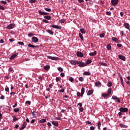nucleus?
Wrapping results in <instances>:
<instances>
[{"mask_svg": "<svg viewBox=\"0 0 130 130\" xmlns=\"http://www.w3.org/2000/svg\"><path fill=\"white\" fill-rule=\"evenodd\" d=\"M77 97H80L81 96V93L80 92H77Z\"/></svg>", "mask_w": 130, "mask_h": 130, "instance_id": "obj_54", "label": "nucleus"}, {"mask_svg": "<svg viewBox=\"0 0 130 130\" xmlns=\"http://www.w3.org/2000/svg\"><path fill=\"white\" fill-rule=\"evenodd\" d=\"M119 111L118 114L119 116H121L123 114V112H128V109L127 108L121 107L119 108Z\"/></svg>", "mask_w": 130, "mask_h": 130, "instance_id": "obj_1", "label": "nucleus"}, {"mask_svg": "<svg viewBox=\"0 0 130 130\" xmlns=\"http://www.w3.org/2000/svg\"><path fill=\"white\" fill-rule=\"evenodd\" d=\"M84 93H85V88L82 87L81 90V97H83Z\"/></svg>", "mask_w": 130, "mask_h": 130, "instance_id": "obj_19", "label": "nucleus"}, {"mask_svg": "<svg viewBox=\"0 0 130 130\" xmlns=\"http://www.w3.org/2000/svg\"><path fill=\"white\" fill-rule=\"evenodd\" d=\"M70 63L73 66H76V64H78V61H76V60H72L70 61Z\"/></svg>", "mask_w": 130, "mask_h": 130, "instance_id": "obj_18", "label": "nucleus"}, {"mask_svg": "<svg viewBox=\"0 0 130 130\" xmlns=\"http://www.w3.org/2000/svg\"><path fill=\"white\" fill-rule=\"evenodd\" d=\"M52 124L55 126H58V122L57 121H52Z\"/></svg>", "mask_w": 130, "mask_h": 130, "instance_id": "obj_15", "label": "nucleus"}, {"mask_svg": "<svg viewBox=\"0 0 130 130\" xmlns=\"http://www.w3.org/2000/svg\"><path fill=\"white\" fill-rule=\"evenodd\" d=\"M44 68V70H45L46 71H48V70L50 69V66H49V65H47L45 66Z\"/></svg>", "mask_w": 130, "mask_h": 130, "instance_id": "obj_25", "label": "nucleus"}, {"mask_svg": "<svg viewBox=\"0 0 130 130\" xmlns=\"http://www.w3.org/2000/svg\"><path fill=\"white\" fill-rule=\"evenodd\" d=\"M124 26L126 29H127V30H129V24L128 23H124Z\"/></svg>", "mask_w": 130, "mask_h": 130, "instance_id": "obj_14", "label": "nucleus"}, {"mask_svg": "<svg viewBox=\"0 0 130 130\" xmlns=\"http://www.w3.org/2000/svg\"><path fill=\"white\" fill-rule=\"evenodd\" d=\"M78 105L80 107H82V106H83V104L82 103H78Z\"/></svg>", "mask_w": 130, "mask_h": 130, "instance_id": "obj_58", "label": "nucleus"}, {"mask_svg": "<svg viewBox=\"0 0 130 130\" xmlns=\"http://www.w3.org/2000/svg\"><path fill=\"white\" fill-rule=\"evenodd\" d=\"M100 64H101V66H104V67H107V63H104L103 62H100Z\"/></svg>", "mask_w": 130, "mask_h": 130, "instance_id": "obj_30", "label": "nucleus"}, {"mask_svg": "<svg viewBox=\"0 0 130 130\" xmlns=\"http://www.w3.org/2000/svg\"><path fill=\"white\" fill-rule=\"evenodd\" d=\"M47 32L49 33V34H50L51 35H53V31L50 30V29L47 30Z\"/></svg>", "mask_w": 130, "mask_h": 130, "instance_id": "obj_28", "label": "nucleus"}, {"mask_svg": "<svg viewBox=\"0 0 130 130\" xmlns=\"http://www.w3.org/2000/svg\"><path fill=\"white\" fill-rule=\"evenodd\" d=\"M58 71H59V72H62V71H63V69H62L61 67H59L58 68Z\"/></svg>", "mask_w": 130, "mask_h": 130, "instance_id": "obj_47", "label": "nucleus"}, {"mask_svg": "<svg viewBox=\"0 0 130 130\" xmlns=\"http://www.w3.org/2000/svg\"><path fill=\"white\" fill-rule=\"evenodd\" d=\"M119 125L121 127L123 128H126L128 127L127 125H124L123 124L120 123Z\"/></svg>", "mask_w": 130, "mask_h": 130, "instance_id": "obj_23", "label": "nucleus"}, {"mask_svg": "<svg viewBox=\"0 0 130 130\" xmlns=\"http://www.w3.org/2000/svg\"><path fill=\"white\" fill-rule=\"evenodd\" d=\"M101 85H102V84H101V82H100V81H96L95 83V87H101Z\"/></svg>", "mask_w": 130, "mask_h": 130, "instance_id": "obj_13", "label": "nucleus"}, {"mask_svg": "<svg viewBox=\"0 0 130 130\" xmlns=\"http://www.w3.org/2000/svg\"><path fill=\"white\" fill-rule=\"evenodd\" d=\"M83 75H84V76H90V75H91V73L85 72H84Z\"/></svg>", "mask_w": 130, "mask_h": 130, "instance_id": "obj_27", "label": "nucleus"}, {"mask_svg": "<svg viewBox=\"0 0 130 130\" xmlns=\"http://www.w3.org/2000/svg\"><path fill=\"white\" fill-rule=\"evenodd\" d=\"M31 41L32 42H34L35 43H37V42H38V41H39V39H38L37 38V37H33L32 38H31Z\"/></svg>", "mask_w": 130, "mask_h": 130, "instance_id": "obj_6", "label": "nucleus"}, {"mask_svg": "<svg viewBox=\"0 0 130 130\" xmlns=\"http://www.w3.org/2000/svg\"><path fill=\"white\" fill-rule=\"evenodd\" d=\"M39 13L40 15H42V16H44V12L43 11H42L41 10H39Z\"/></svg>", "mask_w": 130, "mask_h": 130, "instance_id": "obj_38", "label": "nucleus"}, {"mask_svg": "<svg viewBox=\"0 0 130 130\" xmlns=\"http://www.w3.org/2000/svg\"><path fill=\"white\" fill-rule=\"evenodd\" d=\"M79 81H80V82H83V81H84V78L80 77L79 78Z\"/></svg>", "mask_w": 130, "mask_h": 130, "instance_id": "obj_49", "label": "nucleus"}, {"mask_svg": "<svg viewBox=\"0 0 130 130\" xmlns=\"http://www.w3.org/2000/svg\"><path fill=\"white\" fill-rule=\"evenodd\" d=\"M119 0H111V3L112 6H116L118 4Z\"/></svg>", "mask_w": 130, "mask_h": 130, "instance_id": "obj_5", "label": "nucleus"}, {"mask_svg": "<svg viewBox=\"0 0 130 130\" xmlns=\"http://www.w3.org/2000/svg\"><path fill=\"white\" fill-rule=\"evenodd\" d=\"M89 55L90 56H95L97 54V52L96 51H94L93 52H91L89 53Z\"/></svg>", "mask_w": 130, "mask_h": 130, "instance_id": "obj_20", "label": "nucleus"}, {"mask_svg": "<svg viewBox=\"0 0 130 130\" xmlns=\"http://www.w3.org/2000/svg\"><path fill=\"white\" fill-rule=\"evenodd\" d=\"M117 102H118L119 103H121V102L120 101V100H119V98H117L116 100Z\"/></svg>", "mask_w": 130, "mask_h": 130, "instance_id": "obj_60", "label": "nucleus"}, {"mask_svg": "<svg viewBox=\"0 0 130 130\" xmlns=\"http://www.w3.org/2000/svg\"><path fill=\"white\" fill-rule=\"evenodd\" d=\"M32 115L35 118H37L39 116L38 113L35 111L32 113Z\"/></svg>", "mask_w": 130, "mask_h": 130, "instance_id": "obj_8", "label": "nucleus"}, {"mask_svg": "<svg viewBox=\"0 0 130 130\" xmlns=\"http://www.w3.org/2000/svg\"><path fill=\"white\" fill-rule=\"evenodd\" d=\"M52 28H54V29H61V26H59L56 25H51Z\"/></svg>", "mask_w": 130, "mask_h": 130, "instance_id": "obj_12", "label": "nucleus"}, {"mask_svg": "<svg viewBox=\"0 0 130 130\" xmlns=\"http://www.w3.org/2000/svg\"><path fill=\"white\" fill-rule=\"evenodd\" d=\"M106 14L108 15V16H111V13L110 12L107 11L106 12Z\"/></svg>", "mask_w": 130, "mask_h": 130, "instance_id": "obj_52", "label": "nucleus"}, {"mask_svg": "<svg viewBox=\"0 0 130 130\" xmlns=\"http://www.w3.org/2000/svg\"><path fill=\"white\" fill-rule=\"evenodd\" d=\"M105 36V34H101L100 35V37L101 38H104Z\"/></svg>", "mask_w": 130, "mask_h": 130, "instance_id": "obj_39", "label": "nucleus"}, {"mask_svg": "<svg viewBox=\"0 0 130 130\" xmlns=\"http://www.w3.org/2000/svg\"><path fill=\"white\" fill-rule=\"evenodd\" d=\"M43 22H44V23H49L48 20H47L46 19H43Z\"/></svg>", "mask_w": 130, "mask_h": 130, "instance_id": "obj_53", "label": "nucleus"}, {"mask_svg": "<svg viewBox=\"0 0 130 130\" xmlns=\"http://www.w3.org/2000/svg\"><path fill=\"white\" fill-rule=\"evenodd\" d=\"M79 111H80V112H83V111H84V108H80L79 109Z\"/></svg>", "mask_w": 130, "mask_h": 130, "instance_id": "obj_59", "label": "nucleus"}, {"mask_svg": "<svg viewBox=\"0 0 130 130\" xmlns=\"http://www.w3.org/2000/svg\"><path fill=\"white\" fill-rule=\"evenodd\" d=\"M111 88H109L107 91V93H102V97H104V98H106V97H108L109 96H110V94H111V91H112Z\"/></svg>", "mask_w": 130, "mask_h": 130, "instance_id": "obj_2", "label": "nucleus"}, {"mask_svg": "<svg viewBox=\"0 0 130 130\" xmlns=\"http://www.w3.org/2000/svg\"><path fill=\"white\" fill-rule=\"evenodd\" d=\"M65 21L66 20H64V19H60V20H59V22H60V23H64V22H65Z\"/></svg>", "mask_w": 130, "mask_h": 130, "instance_id": "obj_46", "label": "nucleus"}, {"mask_svg": "<svg viewBox=\"0 0 130 130\" xmlns=\"http://www.w3.org/2000/svg\"><path fill=\"white\" fill-rule=\"evenodd\" d=\"M26 126H27V124L25 122H24L23 123L22 127L20 128V130L24 129L26 127Z\"/></svg>", "mask_w": 130, "mask_h": 130, "instance_id": "obj_16", "label": "nucleus"}, {"mask_svg": "<svg viewBox=\"0 0 130 130\" xmlns=\"http://www.w3.org/2000/svg\"><path fill=\"white\" fill-rule=\"evenodd\" d=\"M5 91H6V92H9V91H10V88H9V87L6 88Z\"/></svg>", "mask_w": 130, "mask_h": 130, "instance_id": "obj_62", "label": "nucleus"}, {"mask_svg": "<svg viewBox=\"0 0 130 130\" xmlns=\"http://www.w3.org/2000/svg\"><path fill=\"white\" fill-rule=\"evenodd\" d=\"M41 123H43L44 122H46V119H42L40 120Z\"/></svg>", "mask_w": 130, "mask_h": 130, "instance_id": "obj_36", "label": "nucleus"}, {"mask_svg": "<svg viewBox=\"0 0 130 130\" xmlns=\"http://www.w3.org/2000/svg\"><path fill=\"white\" fill-rule=\"evenodd\" d=\"M44 19H46V20H50L51 19V16L49 15H46L44 16Z\"/></svg>", "mask_w": 130, "mask_h": 130, "instance_id": "obj_22", "label": "nucleus"}, {"mask_svg": "<svg viewBox=\"0 0 130 130\" xmlns=\"http://www.w3.org/2000/svg\"><path fill=\"white\" fill-rule=\"evenodd\" d=\"M0 99H1V100H4V99H5V96L4 95H1Z\"/></svg>", "mask_w": 130, "mask_h": 130, "instance_id": "obj_63", "label": "nucleus"}, {"mask_svg": "<svg viewBox=\"0 0 130 130\" xmlns=\"http://www.w3.org/2000/svg\"><path fill=\"white\" fill-rule=\"evenodd\" d=\"M117 47L120 48V47H121V46H122V45H121V44H118L117 45Z\"/></svg>", "mask_w": 130, "mask_h": 130, "instance_id": "obj_64", "label": "nucleus"}, {"mask_svg": "<svg viewBox=\"0 0 130 130\" xmlns=\"http://www.w3.org/2000/svg\"><path fill=\"white\" fill-rule=\"evenodd\" d=\"M79 36L81 40H84V37H83L81 33L79 34Z\"/></svg>", "mask_w": 130, "mask_h": 130, "instance_id": "obj_31", "label": "nucleus"}, {"mask_svg": "<svg viewBox=\"0 0 130 130\" xmlns=\"http://www.w3.org/2000/svg\"><path fill=\"white\" fill-rule=\"evenodd\" d=\"M18 56V53H14V54L12 55L10 58V59H14L15 57Z\"/></svg>", "mask_w": 130, "mask_h": 130, "instance_id": "obj_17", "label": "nucleus"}, {"mask_svg": "<svg viewBox=\"0 0 130 130\" xmlns=\"http://www.w3.org/2000/svg\"><path fill=\"white\" fill-rule=\"evenodd\" d=\"M60 76L61 77H62V78H64V73H61L60 74Z\"/></svg>", "mask_w": 130, "mask_h": 130, "instance_id": "obj_57", "label": "nucleus"}, {"mask_svg": "<svg viewBox=\"0 0 130 130\" xmlns=\"http://www.w3.org/2000/svg\"><path fill=\"white\" fill-rule=\"evenodd\" d=\"M0 10H2V11H5V7L4 6L0 5Z\"/></svg>", "mask_w": 130, "mask_h": 130, "instance_id": "obj_48", "label": "nucleus"}, {"mask_svg": "<svg viewBox=\"0 0 130 130\" xmlns=\"http://www.w3.org/2000/svg\"><path fill=\"white\" fill-rule=\"evenodd\" d=\"M78 67L83 68V67H87V63H84L82 61H78Z\"/></svg>", "mask_w": 130, "mask_h": 130, "instance_id": "obj_3", "label": "nucleus"}, {"mask_svg": "<svg viewBox=\"0 0 130 130\" xmlns=\"http://www.w3.org/2000/svg\"><path fill=\"white\" fill-rule=\"evenodd\" d=\"M47 58L52 60H58L59 59V58L57 57H52L51 56H47Z\"/></svg>", "mask_w": 130, "mask_h": 130, "instance_id": "obj_4", "label": "nucleus"}, {"mask_svg": "<svg viewBox=\"0 0 130 130\" xmlns=\"http://www.w3.org/2000/svg\"><path fill=\"white\" fill-rule=\"evenodd\" d=\"M37 2V0H30L29 1V3L30 4H35V3H36Z\"/></svg>", "mask_w": 130, "mask_h": 130, "instance_id": "obj_34", "label": "nucleus"}, {"mask_svg": "<svg viewBox=\"0 0 130 130\" xmlns=\"http://www.w3.org/2000/svg\"><path fill=\"white\" fill-rule=\"evenodd\" d=\"M55 119L56 120H60V119H61V118H60V117H56L55 118Z\"/></svg>", "mask_w": 130, "mask_h": 130, "instance_id": "obj_56", "label": "nucleus"}, {"mask_svg": "<svg viewBox=\"0 0 130 130\" xmlns=\"http://www.w3.org/2000/svg\"><path fill=\"white\" fill-rule=\"evenodd\" d=\"M112 99L113 100H116V99H117V96H115V95H113L112 96Z\"/></svg>", "mask_w": 130, "mask_h": 130, "instance_id": "obj_43", "label": "nucleus"}, {"mask_svg": "<svg viewBox=\"0 0 130 130\" xmlns=\"http://www.w3.org/2000/svg\"><path fill=\"white\" fill-rule=\"evenodd\" d=\"M118 58H119V59H121V60H123V61H125V56L121 54L118 55Z\"/></svg>", "mask_w": 130, "mask_h": 130, "instance_id": "obj_9", "label": "nucleus"}, {"mask_svg": "<svg viewBox=\"0 0 130 130\" xmlns=\"http://www.w3.org/2000/svg\"><path fill=\"white\" fill-rule=\"evenodd\" d=\"M93 93V90H89L87 92V95L88 96H90V95H92V93Z\"/></svg>", "mask_w": 130, "mask_h": 130, "instance_id": "obj_26", "label": "nucleus"}, {"mask_svg": "<svg viewBox=\"0 0 130 130\" xmlns=\"http://www.w3.org/2000/svg\"><path fill=\"white\" fill-rule=\"evenodd\" d=\"M101 126V122H99L98 124V128L100 129V127Z\"/></svg>", "mask_w": 130, "mask_h": 130, "instance_id": "obj_41", "label": "nucleus"}, {"mask_svg": "<svg viewBox=\"0 0 130 130\" xmlns=\"http://www.w3.org/2000/svg\"><path fill=\"white\" fill-rule=\"evenodd\" d=\"M107 86L108 87H111V86H112V82L110 81L108 82L107 84Z\"/></svg>", "mask_w": 130, "mask_h": 130, "instance_id": "obj_33", "label": "nucleus"}, {"mask_svg": "<svg viewBox=\"0 0 130 130\" xmlns=\"http://www.w3.org/2000/svg\"><path fill=\"white\" fill-rule=\"evenodd\" d=\"M13 121H17L18 120V119H17V117L16 116H13Z\"/></svg>", "mask_w": 130, "mask_h": 130, "instance_id": "obj_44", "label": "nucleus"}, {"mask_svg": "<svg viewBox=\"0 0 130 130\" xmlns=\"http://www.w3.org/2000/svg\"><path fill=\"white\" fill-rule=\"evenodd\" d=\"M113 41H115V42H117V41H118V40L117 39V38H115V37H113L112 38Z\"/></svg>", "mask_w": 130, "mask_h": 130, "instance_id": "obj_35", "label": "nucleus"}, {"mask_svg": "<svg viewBox=\"0 0 130 130\" xmlns=\"http://www.w3.org/2000/svg\"><path fill=\"white\" fill-rule=\"evenodd\" d=\"M14 112H16V113L19 112L20 111V109H19L18 108H15L14 109Z\"/></svg>", "mask_w": 130, "mask_h": 130, "instance_id": "obj_32", "label": "nucleus"}, {"mask_svg": "<svg viewBox=\"0 0 130 130\" xmlns=\"http://www.w3.org/2000/svg\"><path fill=\"white\" fill-rule=\"evenodd\" d=\"M76 55L78 57H83V56H84V54L82 52L79 51L77 52Z\"/></svg>", "mask_w": 130, "mask_h": 130, "instance_id": "obj_11", "label": "nucleus"}, {"mask_svg": "<svg viewBox=\"0 0 130 130\" xmlns=\"http://www.w3.org/2000/svg\"><path fill=\"white\" fill-rule=\"evenodd\" d=\"M0 3H1V4H3V5H7V2L6 1H1Z\"/></svg>", "mask_w": 130, "mask_h": 130, "instance_id": "obj_45", "label": "nucleus"}, {"mask_svg": "<svg viewBox=\"0 0 130 130\" xmlns=\"http://www.w3.org/2000/svg\"><path fill=\"white\" fill-rule=\"evenodd\" d=\"M86 123H88V124H90V125H92V122H91L90 121H86Z\"/></svg>", "mask_w": 130, "mask_h": 130, "instance_id": "obj_51", "label": "nucleus"}, {"mask_svg": "<svg viewBox=\"0 0 130 130\" xmlns=\"http://www.w3.org/2000/svg\"><path fill=\"white\" fill-rule=\"evenodd\" d=\"M25 104H28V105H30L31 104V102L27 101L25 102Z\"/></svg>", "mask_w": 130, "mask_h": 130, "instance_id": "obj_55", "label": "nucleus"}, {"mask_svg": "<svg viewBox=\"0 0 130 130\" xmlns=\"http://www.w3.org/2000/svg\"><path fill=\"white\" fill-rule=\"evenodd\" d=\"M92 62V60H90V59H88L86 61V64H89V63H91Z\"/></svg>", "mask_w": 130, "mask_h": 130, "instance_id": "obj_40", "label": "nucleus"}, {"mask_svg": "<svg viewBox=\"0 0 130 130\" xmlns=\"http://www.w3.org/2000/svg\"><path fill=\"white\" fill-rule=\"evenodd\" d=\"M28 47H31V48H37L38 47V46H34V45H32L31 44H29L28 45Z\"/></svg>", "mask_w": 130, "mask_h": 130, "instance_id": "obj_21", "label": "nucleus"}, {"mask_svg": "<svg viewBox=\"0 0 130 130\" xmlns=\"http://www.w3.org/2000/svg\"><path fill=\"white\" fill-rule=\"evenodd\" d=\"M80 31L82 34H86V31L84 28H80Z\"/></svg>", "mask_w": 130, "mask_h": 130, "instance_id": "obj_24", "label": "nucleus"}, {"mask_svg": "<svg viewBox=\"0 0 130 130\" xmlns=\"http://www.w3.org/2000/svg\"><path fill=\"white\" fill-rule=\"evenodd\" d=\"M7 29H13V28H15V24L14 23H11L8 25L6 27Z\"/></svg>", "mask_w": 130, "mask_h": 130, "instance_id": "obj_7", "label": "nucleus"}, {"mask_svg": "<svg viewBox=\"0 0 130 130\" xmlns=\"http://www.w3.org/2000/svg\"><path fill=\"white\" fill-rule=\"evenodd\" d=\"M46 12H51V9L50 8H45Z\"/></svg>", "mask_w": 130, "mask_h": 130, "instance_id": "obj_42", "label": "nucleus"}, {"mask_svg": "<svg viewBox=\"0 0 130 130\" xmlns=\"http://www.w3.org/2000/svg\"><path fill=\"white\" fill-rule=\"evenodd\" d=\"M69 81H70V82H71L72 83H73V82H74V81H75V79L73 77H70Z\"/></svg>", "mask_w": 130, "mask_h": 130, "instance_id": "obj_37", "label": "nucleus"}, {"mask_svg": "<svg viewBox=\"0 0 130 130\" xmlns=\"http://www.w3.org/2000/svg\"><path fill=\"white\" fill-rule=\"evenodd\" d=\"M90 130H95V127L93 126L90 127Z\"/></svg>", "mask_w": 130, "mask_h": 130, "instance_id": "obj_61", "label": "nucleus"}, {"mask_svg": "<svg viewBox=\"0 0 130 130\" xmlns=\"http://www.w3.org/2000/svg\"><path fill=\"white\" fill-rule=\"evenodd\" d=\"M18 44H19V45H24V42H18Z\"/></svg>", "mask_w": 130, "mask_h": 130, "instance_id": "obj_50", "label": "nucleus"}, {"mask_svg": "<svg viewBox=\"0 0 130 130\" xmlns=\"http://www.w3.org/2000/svg\"><path fill=\"white\" fill-rule=\"evenodd\" d=\"M107 49L108 50H110L111 49V44H108L107 45Z\"/></svg>", "mask_w": 130, "mask_h": 130, "instance_id": "obj_29", "label": "nucleus"}, {"mask_svg": "<svg viewBox=\"0 0 130 130\" xmlns=\"http://www.w3.org/2000/svg\"><path fill=\"white\" fill-rule=\"evenodd\" d=\"M118 75L120 78L121 85L123 86V87H124V84H123V79H122V76H121V75H120V73L118 74Z\"/></svg>", "mask_w": 130, "mask_h": 130, "instance_id": "obj_10", "label": "nucleus"}]
</instances>
